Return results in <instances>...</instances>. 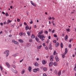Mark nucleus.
Here are the masks:
<instances>
[{"instance_id":"1","label":"nucleus","mask_w":76,"mask_h":76,"mask_svg":"<svg viewBox=\"0 0 76 76\" xmlns=\"http://www.w3.org/2000/svg\"><path fill=\"white\" fill-rule=\"evenodd\" d=\"M67 53V48H66L65 49V52L62 55V58H64V57H65V55Z\"/></svg>"},{"instance_id":"2","label":"nucleus","mask_w":76,"mask_h":76,"mask_svg":"<svg viewBox=\"0 0 76 76\" xmlns=\"http://www.w3.org/2000/svg\"><path fill=\"white\" fill-rule=\"evenodd\" d=\"M38 37H39V38H40V39H42V38H45V36H44V35L43 34L42 35H39L38 36Z\"/></svg>"},{"instance_id":"3","label":"nucleus","mask_w":76,"mask_h":76,"mask_svg":"<svg viewBox=\"0 0 76 76\" xmlns=\"http://www.w3.org/2000/svg\"><path fill=\"white\" fill-rule=\"evenodd\" d=\"M50 61H53L54 60V56H50Z\"/></svg>"},{"instance_id":"4","label":"nucleus","mask_w":76,"mask_h":76,"mask_svg":"<svg viewBox=\"0 0 76 76\" xmlns=\"http://www.w3.org/2000/svg\"><path fill=\"white\" fill-rule=\"evenodd\" d=\"M30 2L31 4L33 6H35V7H36V4H35L34 3V2H33V1H31Z\"/></svg>"},{"instance_id":"5","label":"nucleus","mask_w":76,"mask_h":76,"mask_svg":"<svg viewBox=\"0 0 76 76\" xmlns=\"http://www.w3.org/2000/svg\"><path fill=\"white\" fill-rule=\"evenodd\" d=\"M55 59H56V61H59V59L58 58V57L57 56L55 57Z\"/></svg>"},{"instance_id":"6","label":"nucleus","mask_w":76,"mask_h":76,"mask_svg":"<svg viewBox=\"0 0 76 76\" xmlns=\"http://www.w3.org/2000/svg\"><path fill=\"white\" fill-rule=\"evenodd\" d=\"M43 33V31H41L38 33L39 35H41Z\"/></svg>"},{"instance_id":"7","label":"nucleus","mask_w":76,"mask_h":76,"mask_svg":"<svg viewBox=\"0 0 76 76\" xmlns=\"http://www.w3.org/2000/svg\"><path fill=\"white\" fill-rule=\"evenodd\" d=\"M6 64L8 68H10V64H9L7 62L6 63Z\"/></svg>"},{"instance_id":"8","label":"nucleus","mask_w":76,"mask_h":76,"mask_svg":"<svg viewBox=\"0 0 76 76\" xmlns=\"http://www.w3.org/2000/svg\"><path fill=\"white\" fill-rule=\"evenodd\" d=\"M28 70L30 72H31V70H32V67L31 66H29L28 67Z\"/></svg>"},{"instance_id":"9","label":"nucleus","mask_w":76,"mask_h":76,"mask_svg":"<svg viewBox=\"0 0 76 76\" xmlns=\"http://www.w3.org/2000/svg\"><path fill=\"white\" fill-rule=\"evenodd\" d=\"M53 62H50L49 63V67H51V66H52V65H53Z\"/></svg>"},{"instance_id":"10","label":"nucleus","mask_w":76,"mask_h":76,"mask_svg":"<svg viewBox=\"0 0 76 76\" xmlns=\"http://www.w3.org/2000/svg\"><path fill=\"white\" fill-rule=\"evenodd\" d=\"M68 39V36L67 35H66L65 37V41H67Z\"/></svg>"},{"instance_id":"11","label":"nucleus","mask_w":76,"mask_h":76,"mask_svg":"<svg viewBox=\"0 0 76 76\" xmlns=\"http://www.w3.org/2000/svg\"><path fill=\"white\" fill-rule=\"evenodd\" d=\"M42 63L43 64H46V62H45V60H43L42 61Z\"/></svg>"},{"instance_id":"12","label":"nucleus","mask_w":76,"mask_h":76,"mask_svg":"<svg viewBox=\"0 0 76 76\" xmlns=\"http://www.w3.org/2000/svg\"><path fill=\"white\" fill-rule=\"evenodd\" d=\"M9 53V50H6L4 52L5 54H7V53Z\"/></svg>"},{"instance_id":"13","label":"nucleus","mask_w":76,"mask_h":76,"mask_svg":"<svg viewBox=\"0 0 76 76\" xmlns=\"http://www.w3.org/2000/svg\"><path fill=\"white\" fill-rule=\"evenodd\" d=\"M19 42H20V43H23V40L20 39H19Z\"/></svg>"},{"instance_id":"14","label":"nucleus","mask_w":76,"mask_h":76,"mask_svg":"<svg viewBox=\"0 0 76 76\" xmlns=\"http://www.w3.org/2000/svg\"><path fill=\"white\" fill-rule=\"evenodd\" d=\"M35 39L36 40V41H37V42H39V39L38 38H37V37H35Z\"/></svg>"},{"instance_id":"15","label":"nucleus","mask_w":76,"mask_h":76,"mask_svg":"<svg viewBox=\"0 0 76 76\" xmlns=\"http://www.w3.org/2000/svg\"><path fill=\"white\" fill-rule=\"evenodd\" d=\"M60 45L61 48H63V43L61 42V43Z\"/></svg>"},{"instance_id":"16","label":"nucleus","mask_w":76,"mask_h":76,"mask_svg":"<svg viewBox=\"0 0 76 76\" xmlns=\"http://www.w3.org/2000/svg\"><path fill=\"white\" fill-rule=\"evenodd\" d=\"M41 47H42V45H40V46H39L37 48L38 50L40 49H41Z\"/></svg>"},{"instance_id":"17","label":"nucleus","mask_w":76,"mask_h":76,"mask_svg":"<svg viewBox=\"0 0 76 76\" xmlns=\"http://www.w3.org/2000/svg\"><path fill=\"white\" fill-rule=\"evenodd\" d=\"M61 70H60L59 71L58 73V75L59 76H60V75L61 74Z\"/></svg>"},{"instance_id":"18","label":"nucleus","mask_w":76,"mask_h":76,"mask_svg":"<svg viewBox=\"0 0 76 76\" xmlns=\"http://www.w3.org/2000/svg\"><path fill=\"white\" fill-rule=\"evenodd\" d=\"M43 70L44 71H47V68H44L43 69Z\"/></svg>"},{"instance_id":"19","label":"nucleus","mask_w":76,"mask_h":76,"mask_svg":"<svg viewBox=\"0 0 76 76\" xmlns=\"http://www.w3.org/2000/svg\"><path fill=\"white\" fill-rule=\"evenodd\" d=\"M31 38L34 39L35 38V36L33 34H32L31 36Z\"/></svg>"},{"instance_id":"20","label":"nucleus","mask_w":76,"mask_h":76,"mask_svg":"<svg viewBox=\"0 0 76 76\" xmlns=\"http://www.w3.org/2000/svg\"><path fill=\"white\" fill-rule=\"evenodd\" d=\"M14 44H15L18 45V44H19V43L18 42H17L16 41H15L14 42Z\"/></svg>"},{"instance_id":"21","label":"nucleus","mask_w":76,"mask_h":76,"mask_svg":"<svg viewBox=\"0 0 76 76\" xmlns=\"http://www.w3.org/2000/svg\"><path fill=\"white\" fill-rule=\"evenodd\" d=\"M59 44V43H57L56 44V47H57L58 46V45Z\"/></svg>"},{"instance_id":"22","label":"nucleus","mask_w":76,"mask_h":76,"mask_svg":"<svg viewBox=\"0 0 76 76\" xmlns=\"http://www.w3.org/2000/svg\"><path fill=\"white\" fill-rule=\"evenodd\" d=\"M26 30H28V26H27L25 27Z\"/></svg>"},{"instance_id":"23","label":"nucleus","mask_w":76,"mask_h":76,"mask_svg":"<svg viewBox=\"0 0 76 76\" xmlns=\"http://www.w3.org/2000/svg\"><path fill=\"white\" fill-rule=\"evenodd\" d=\"M33 72H37V68H36L33 70Z\"/></svg>"},{"instance_id":"24","label":"nucleus","mask_w":76,"mask_h":76,"mask_svg":"<svg viewBox=\"0 0 76 76\" xmlns=\"http://www.w3.org/2000/svg\"><path fill=\"white\" fill-rule=\"evenodd\" d=\"M27 34H28V36H30L31 34H30V32H29L28 31L27 32Z\"/></svg>"},{"instance_id":"25","label":"nucleus","mask_w":76,"mask_h":76,"mask_svg":"<svg viewBox=\"0 0 76 76\" xmlns=\"http://www.w3.org/2000/svg\"><path fill=\"white\" fill-rule=\"evenodd\" d=\"M44 33H45V34H48V31H45L44 32Z\"/></svg>"},{"instance_id":"26","label":"nucleus","mask_w":76,"mask_h":76,"mask_svg":"<svg viewBox=\"0 0 76 76\" xmlns=\"http://www.w3.org/2000/svg\"><path fill=\"white\" fill-rule=\"evenodd\" d=\"M13 72L15 73H17V71L16 70H13Z\"/></svg>"},{"instance_id":"27","label":"nucleus","mask_w":76,"mask_h":76,"mask_svg":"<svg viewBox=\"0 0 76 76\" xmlns=\"http://www.w3.org/2000/svg\"><path fill=\"white\" fill-rule=\"evenodd\" d=\"M25 72V71L24 70H23L21 72V74H24Z\"/></svg>"},{"instance_id":"28","label":"nucleus","mask_w":76,"mask_h":76,"mask_svg":"<svg viewBox=\"0 0 76 76\" xmlns=\"http://www.w3.org/2000/svg\"><path fill=\"white\" fill-rule=\"evenodd\" d=\"M55 73L56 75L57 74V71L56 70H55Z\"/></svg>"},{"instance_id":"29","label":"nucleus","mask_w":76,"mask_h":76,"mask_svg":"<svg viewBox=\"0 0 76 76\" xmlns=\"http://www.w3.org/2000/svg\"><path fill=\"white\" fill-rule=\"evenodd\" d=\"M12 20H7V22L8 23H10V22H12Z\"/></svg>"},{"instance_id":"30","label":"nucleus","mask_w":76,"mask_h":76,"mask_svg":"<svg viewBox=\"0 0 76 76\" xmlns=\"http://www.w3.org/2000/svg\"><path fill=\"white\" fill-rule=\"evenodd\" d=\"M31 20V21L30 22V24H32V23H33V21H32V20Z\"/></svg>"},{"instance_id":"31","label":"nucleus","mask_w":76,"mask_h":76,"mask_svg":"<svg viewBox=\"0 0 76 76\" xmlns=\"http://www.w3.org/2000/svg\"><path fill=\"white\" fill-rule=\"evenodd\" d=\"M34 65L35 66H38V63H35L34 64Z\"/></svg>"},{"instance_id":"32","label":"nucleus","mask_w":76,"mask_h":76,"mask_svg":"<svg viewBox=\"0 0 76 76\" xmlns=\"http://www.w3.org/2000/svg\"><path fill=\"white\" fill-rule=\"evenodd\" d=\"M56 50H54V51L53 52V54L54 56L56 55Z\"/></svg>"},{"instance_id":"33","label":"nucleus","mask_w":76,"mask_h":76,"mask_svg":"<svg viewBox=\"0 0 76 76\" xmlns=\"http://www.w3.org/2000/svg\"><path fill=\"white\" fill-rule=\"evenodd\" d=\"M6 16H9V14H8V13L7 12H6V15H5Z\"/></svg>"},{"instance_id":"34","label":"nucleus","mask_w":76,"mask_h":76,"mask_svg":"<svg viewBox=\"0 0 76 76\" xmlns=\"http://www.w3.org/2000/svg\"><path fill=\"white\" fill-rule=\"evenodd\" d=\"M66 31H67L68 32H70V29L69 28H68L66 29Z\"/></svg>"},{"instance_id":"35","label":"nucleus","mask_w":76,"mask_h":76,"mask_svg":"<svg viewBox=\"0 0 76 76\" xmlns=\"http://www.w3.org/2000/svg\"><path fill=\"white\" fill-rule=\"evenodd\" d=\"M53 37H55V38H57V36L56 34H54L53 35Z\"/></svg>"},{"instance_id":"36","label":"nucleus","mask_w":76,"mask_h":76,"mask_svg":"<svg viewBox=\"0 0 76 76\" xmlns=\"http://www.w3.org/2000/svg\"><path fill=\"white\" fill-rule=\"evenodd\" d=\"M31 26L30 27V28L29 27V26H28V29H29V30H31Z\"/></svg>"},{"instance_id":"37","label":"nucleus","mask_w":76,"mask_h":76,"mask_svg":"<svg viewBox=\"0 0 76 76\" xmlns=\"http://www.w3.org/2000/svg\"><path fill=\"white\" fill-rule=\"evenodd\" d=\"M29 42H32V39H30L29 40Z\"/></svg>"},{"instance_id":"38","label":"nucleus","mask_w":76,"mask_h":76,"mask_svg":"<svg viewBox=\"0 0 76 76\" xmlns=\"http://www.w3.org/2000/svg\"><path fill=\"white\" fill-rule=\"evenodd\" d=\"M53 64H54V66H56L57 65V63L54 62L53 63Z\"/></svg>"},{"instance_id":"39","label":"nucleus","mask_w":76,"mask_h":76,"mask_svg":"<svg viewBox=\"0 0 76 76\" xmlns=\"http://www.w3.org/2000/svg\"><path fill=\"white\" fill-rule=\"evenodd\" d=\"M12 67H13L14 68H16V66H15V65H12Z\"/></svg>"},{"instance_id":"40","label":"nucleus","mask_w":76,"mask_h":76,"mask_svg":"<svg viewBox=\"0 0 76 76\" xmlns=\"http://www.w3.org/2000/svg\"><path fill=\"white\" fill-rule=\"evenodd\" d=\"M0 69H1V71H2V70H3V67H2V66H1V67H0Z\"/></svg>"},{"instance_id":"41","label":"nucleus","mask_w":76,"mask_h":76,"mask_svg":"<svg viewBox=\"0 0 76 76\" xmlns=\"http://www.w3.org/2000/svg\"><path fill=\"white\" fill-rule=\"evenodd\" d=\"M48 42H49V39H48L47 40V42H46V43H47V44H48Z\"/></svg>"},{"instance_id":"42","label":"nucleus","mask_w":76,"mask_h":76,"mask_svg":"<svg viewBox=\"0 0 76 76\" xmlns=\"http://www.w3.org/2000/svg\"><path fill=\"white\" fill-rule=\"evenodd\" d=\"M53 41V42L54 43H56V42H57V41L56 40H55L54 41Z\"/></svg>"},{"instance_id":"43","label":"nucleus","mask_w":76,"mask_h":76,"mask_svg":"<svg viewBox=\"0 0 76 76\" xmlns=\"http://www.w3.org/2000/svg\"><path fill=\"white\" fill-rule=\"evenodd\" d=\"M48 38L49 39H51V36H49Z\"/></svg>"},{"instance_id":"44","label":"nucleus","mask_w":76,"mask_h":76,"mask_svg":"<svg viewBox=\"0 0 76 76\" xmlns=\"http://www.w3.org/2000/svg\"><path fill=\"white\" fill-rule=\"evenodd\" d=\"M49 48H51L52 47V46L51 45H50L49 46Z\"/></svg>"},{"instance_id":"45","label":"nucleus","mask_w":76,"mask_h":76,"mask_svg":"<svg viewBox=\"0 0 76 76\" xmlns=\"http://www.w3.org/2000/svg\"><path fill=\"white\" fill-rule=\"evenodd\" d=\"M54 32H55V30H53L52 31V33H54Z\"/></svg>"},{"instance_id":"46","label":"nucleus","mask_w":76,"mask_h":76,"mask_svg":"<svg viewBox=\"0 0 76 76\" xmlns=\"http://www.w3.org/2000/svg\"><path fill=\"white\" fill-rule=\"evenodd\" d=\"M74 70L75 72H76V68H74Z\"/></svg>"},{"instance_id":"47","label":"nucleus","mask_w":76,"mask_h":76,"mask_svg":"<svg viewBox=\"0 0 76 76\" xmlns=\"http://www.w3.org/2000/svg\"><path fill=\"white\" fill-rule=\"evenodd\" d=\"M22 33H20V36H22Z\"/></svg>"},{"instance_id":"48","label":"nucleus","mask_w":76,"mask_h":76,"mask_svg":"<svg viewBox=\"0 0 76 76\" xmlns=\"http://www.w3.org/2000/svg\"><path fill=\"white\" fill-rule=\"evenodd\" d=\"M43 76H47L45 74H44L43 75Z\"/></svg>"},{"instance_id":"49","label":"nucleus","mask_w":76,"mask_h":76,"mask_svg":"<svg viewBox=\"0 0 76 76\" xmlns=\"http://www.w3.org/2000/svg\"><path fill=\"white\" fill-rule=\"evenodd\" d=\"M4 73L5 74V75H7V72L6 71H5Z\"/></svg>"},{"instance_id":"50","label":"nucleus","mask_w":76,"mask_h":76,"mask_svg":"<svg viewBox=\"0 0 76 76\" xmlns=\"http://www.w3.org/2000/svg\"><path fill=\"white\" fill-rule=\"evenodd\" d=\"M36 70H37V71H39V68H37V69H36Z\"/></svg>"},{"instance_id":"51","label":"nucleus","mask_w":76,"mask_h":76,"mask_svg":"<svg viewBox=\"0 0 76 76\" xmlns=\"http://www.w3.org/2000/svg\"><path fill=\"white\" fill-rule=\"evenodd\" d=\"M2 14H4V15H6V13H5L4 12H2Z\"/></svg>"},{"instance_id":"52","label":"nucleus","mask_w":76,"mask_h":76,"mask_svg":"<svg viewBox=\"0 0 76 76\" xmlns=\"http://www.w3.org/2000/svg\"><path fill=\"white\" fill-rule=\"evenodd\" d=\"M71 47H72V45H69V48H71Z\"/></svg>"},{"instance_id":"53","label":"nucleus","mask_w":76,"mask_h":76,"mask_svg":"<svg viewBox=\"0 0 76 76\" xmlns=\"http://www.w3.org/2000/svg\"><path fill=\"white\" fill-rule=\"evenodd\" d=\"M17 21L18 22H20V19H17Z\"/></svg>"},{"instance_id":"54","label":"nucleus","mask_w":76,"mask_h":76,"mask_svg":"<svg viewBox=\"0 0 76 76\" xmlns=\"http://www.w3.org/2000/svg\"><path fill=\"white\" fill-rule=\"evenodd\" d=\"M65 35V34H62V36L64 37V36Z\"/></svg>"},{"instance_id":"55","label":"nucleus","mask_w":76,"mask_h":76,"mask_svg":"<svg viewBox=\"0 0 76 76\" xmlns=\"http://www.w3.org/2000/svg\"><path fill=\"white\" fill-rule=\"evenodd\" d=\"M15 40H12V42H14V43H15Z\"/></svg>"},{"instance_id":"56","label":"nucleus","mask_w":76,"mask_h":76,"mask_svg":"<svg viewBox=\"0 0 76 76\" xmlns=\"http://www.w3.org/2000/svg\"><path fill=\"white\" fill-rule=\"evenodd\" d=\"M26 35V34H25V33H23V35L24 36H25Z\"/></svg>"},{"instance_id":"57","label":"nucleus","mask_w":76,"mask_h":76,"mask_svg":"<svg viewBox=\"0 0 76 76\" xmlns=\"http://www.w3.org/2000/svg\"><path fill=\"white\" fill-rule=\"evenodd\" d=\"M3 33V31H1L0 32V34H2Z\"/></svg>"},{"instance_id":"58","label":"nucleus","mask_w":76,"mask_h":76,"mask_svg":"<svg viewBox=\"0 0 76 76\" xmlns=\"http://www.w3.org/2000/svg\"><path fill=\"white\" fill-rule=\"evenodd\" d=\"M24 24L25 25H27V24L26 23V22H24Z\"/></svg>"},{"instance_id":"59","label":"nucleus","mask_w":76,"mask_h":76,"mask_svg":"<svg viewBox=\"0 0 76 76\" xmlns=\"http://www.w3.org/2000/svg\"><path fill=\"white\" fill-rule=\"evenodd\" d=\"M49 20H51L52 19V18L51 17H50V18L49 19Z\"/></svg>"},{"instance_id":"60","label":"nucleus","mask_w":76,"mask_h":76,"mask_svg":"<svg viewBox=\"0 0 76 76\" xmlns=\"http://www.w3.org/2000/svg\"><path fill=\"white\" fill-rule=\"evenodd\" d=\"M23 59H22L20 61V63H21L22 61H23Z\"/></svg>"},{"instance_id":"61","label":"nucleus","mask_w":76,"mask_h":76,"mask_svg":"<svg viewBox=\"0 0 76 76\" xmlns=\"http://www.w3.org/2000/svg\"><path fill=\"white\" fill-rule=\"evenodd\" d=\"M49 32H51V29H49Z\"/></svg>"},{"instance_id":"62","label":"nucleus","mask_w":76,"mask_h":76,"mask_svg":"<svg viewBox=\"0 0 76 76\" xmlns=\"http://www.w3.org/2000/svg\"><path fill=\"white\" fill-rule=\"evenodd\" d=\"M45 43H44L43 44V46H45Z\"/></svg>"},{"instance_id":"63","label":"nucleus","mask_w":76,"mask_h":76,"mask_svg":"<svg viewBox=\"0 0 76 76\" xmlns=\"http://www.w3.org/2000/svg\"><path fill=\"white\" fill-rule=\"evenodd\" d=\"M12 37V35L10 34L9 35V37Z\"/></svg>"},{"instance_id":"64","label":"nucleus","mask_w":76,"mask_h":76,"mask_svg":"<svg viewBox=\"0 0 76 76\" xmlns=\"http://www.w3.org/2000/svg\"><path fill=\"white\" fill-rule=\"evenodd\" d=\"M0 25H3V23H0Z\"/></svg>"}]
</instances>
